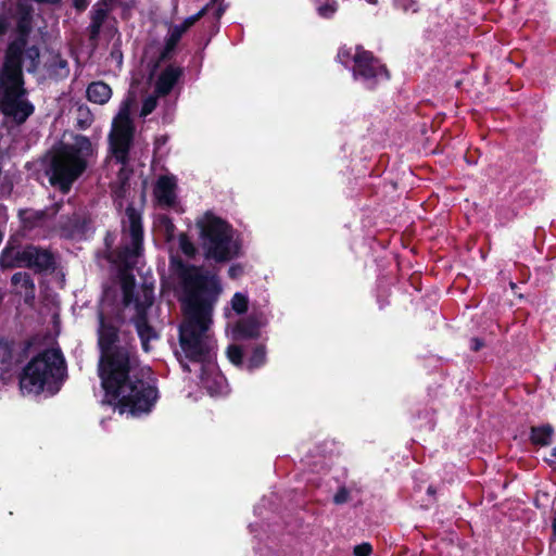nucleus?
<instances>
[{
    "instance_id": "nucleus-16",
    "label": "nucleus",
    "mask_w": 556,
    "mask_h": 556,
    "mask_svg": "<svg viewBox=\"0 0 556 556\" xmlns=\"http://www.w3.org/2000/svg\"><path fill=\"white\" fill-rule=\"evenodd\" d=\"M130 100H126L122 103L117 115L113 119L110 134L127 137L135 136V125L130 117Z\"/></svg>"
},
{
    "instance_id": "nucleus-42",
    "label": "nucleus",
    "mask_w": 556,
    "mask_h": 556,
    "mask_svg": "<svg viewBox=\"0 0 556 556\" xmlns=\"http://www.w3.org/2000/svg\"><path fill=\"white\" fill-rule=\"evenodd\" d=\"M469 343V348L472 352H479L485 346L484 340L478 337L471 338Z\"/></svg>"
},
{
    "instance_id": "nucleus-23",
    "label": "nucleus",
    "mask_w": 556,
    "mask_h": 556,
    "mask_svg": "<svg viewBox=\"0 0 556 556\" xmlns=\"http://www.w3.org/2000/svg\"><path fill=\"white\" fill-rule=\"evenodd\" d=\"M554 435V428L549 424L542 426H532L530 428L529 440L532 445L547 446L552 443Z\"/></svg>"
},
{
    "instance_id": "nucleus-8",
    "label": "nucleus",
    "mask_w": 556,
    "mask_h": 556,
    "mask_svg": "<svg viewBox=\"0 0 556 556\" xmlns=\"http://www.w3.org/2000/svg\"><path fill=\"white\" fill-rule=\"evenodd\" d=\"M64 204L62 201L55 202L43 210L22 208L18 211L17 216L21 222L23 230L27 232L37 231L45 238L53 237L54 219L62 211Z\"/></svg>"
},
{
    "instance_id": "nucleus-47",
    "label": "nucleus",
    "mask_w": 556,
    "mask_h": 556,
    "mask_svg": "<svg viewBox=\"0 0 556 556\" xmlns=\"http://www.w3.org/2000/svg\"><path fill=\"white\" fill-rule=\"evenodd\" d=\"M551 457L552 458H545V462L554 469L556 470V446L552 448L551 451Z\"/></svg>"
},
{
    "instance_id": "nucleus-14",
    "label": "nucleus",
    "mask_w": 556,
    "mask_h": 556,
    "mask_svg": "<svg viewBox=\"0 0 556 556\" xmlns=\"http://www.w3.org/2000/svg\"><path fill=\"white\" fill-rule=\"evenodd\" d=\"M34 0H17L15 5L16 31L18 38L14 41H23V47L27 43V37L33 29Z\"/></svg>"
},
{
    "instance_id": "nucleus-28",
    "label": "nucleus",
    "mask_w": 556,
    "mask_h": 556,
    "mask_svg": "<svg viewBox=\"0 0 556 556\" xmlns=\"http://www.w3.org/2000/svg\"><path fill=\"white\" fill-rule=\"evenodd\" d=\"M266 363V346L264 344H257L252 350V353L247 362V369L253 371L261 368Z\"/></svg>"
},
{
    "instance_id": "nucleus-31",
    "label": "nucleus",
    "mask_w": 556,
    "mask_h": 556,
    "mask_svg": "<svg viewBox=\"0 0 556 556\" xmlns=\"http://www.w3.org/2000/svg\"><path fill=\"white\" fill-rule=\"evenodd\" d=\"M14 342L0 339V364L10 365L13 359Z\"/></svg>"
},
{
    "instance_id": "nucleus-34",
    "label": "nucleus",
    "mask_w": 556,
    "mask_h": 556,
    "mask_svg": "<svg viewBox=\"0 0 556 556\" xmlns=\"http://www.w3.org/2000/svg\"><path fill=\"white\" fill-rule=\"evenodd\" d=\"M179 248L181 252L189 258H193L197 254V248L186 233L179 236Z\"/></svg>"
},
{
    "instance_id": "nucleus-24",
    "label": "nucleus",
    "mask_w": 556,
    "mask_h": 556,
    "mask_svg": "<svg viewBox=\"0 0 556 556\" xmlns=\"http://www.w3.org/2000/svg\"><path fill=\"white\" fill-rule=\"evenodd\" d=\"M261 324L254 316H249L237 323L236 333L241 339H256L260 337Z\"/></svg>"
},
{
    "instance_id": "nucleus-3",
    "label": "nucleus",
    "mask_w": 556,
    "mask_h": 556,
    "mask_svg": "<svg viewBox=\"0 0 556 556\" xmlns=\"http://www.w3.org/2000/svg\"><path fill=\"white\" fill-rule=\"evenodd\" d=\"M96 148L87 136L76 135L72 143L60 142L43 160L45 174L52 187L68 193L87 170Z\"/></svg>"
},
{
    "instance_id": "nucleus-21",
    "label": "nucleus",
    "mask_w": 556,
    "mask_h": 556,
    "mask_svg": "<svg viewBox=\"0 0 556 556\" xmlns=\"http://www.w3.org/2000/svg\"><path fill=\"white\" fill-rule=\"evenodd\" d=\"M28 243L20 250H13L10 254H0V268L2 270L13 268H27Z\"/></svg>"
},
{
    "instance_id": "nucleus-49",
    "label": "nucleus",
    "mask_w": 556,
    "mask_h": 556,
    "mask_svg": "<svg viewBox=\"0 0 556 556\" xmlns=\"http://www.w3.org/2000/svg\"><path fill=\"white\" fill-rule=\"evenodd\" d=\"M224 12H225V8H223L222 5L216 8V10L214 12L215 18L219 20L223 16Z\"/></svg>"
},
{
    "instance_id": "nucleus-25",
    "label": "nucleus",
    "mask_w": 556,
    "mask_h": 556,
    "mask_svg": "<svg viewBox=\"0 0 556 556\" xmlns=\"http://www.w3.org/2000/svg\"><path fill=\"white\" fill-rule=\"evenodd\" d=\"M182 37L181 30L170 27L169 34L165 39V45L159 55V62H167L173 58V53Z\"/></svg>"
},
{
    "instance_id": "nucleus-53",
    "label": "nucleus",
    "mask_w": 556,
    "mask_h": 556,
    "mask_svg": "<svg viewBox=\"0 0 556 556\" xmlns=\"http://www.w3.org/2000/svg\"><path fill=\"white\" fill-rule=\"evenodd\" d=\"M366 2H368L369 4H377L378 3V0H365Z\"/></svg>"
},
{
    "instance_id": "nucleus-39",
    "label": "nucleus",
    "mask_w": 556,
    "mask_h": 556,
    "mask_svg": "<svg viewBox=\"0 0 556 556\" xmlns=\"http://www.w3.org/2000/svg\"><path fill=\"white\" fill-rule=\"evenodd\" d=\"M350 498V491L345 486H340L333 496V503L337 505L344 504Z\"/></svg>"
},
{
    "instance_id": "nucleus-26",
    "label": "nucleus",
    "mask_w": 556,
    "mask_h": 556,
    "mask_svg": "<svg viewBox=\"0 0 556 556\" xmlns=\"http://www.w3.org/2000/svg\"><path fill=\"white\" fill-rule=\"evenodd\" d=\"M48 70L52 76L66 78L70 74L68 62L56 53L51 58Z\"/></svg>"
},
{
    "instance_id": "nucleus-36",
    "label": "nucleus",
    "mask_w": 556,
    "mask_h": 556,
    "mask_svg": "<svg viewBox=\"0 0 556 556\" xmlns=\"http://www.w3.org/2000/svg\"><path fill=\"white\" fill-rule=\"evenodd\" d=\"M157 105V99L156 97L149 96L142 101L141 110H140V116L146 117L150 115Z\"/></svg>"
},
{
    "instance_id": "nucleus-43",
    "label": "nucleus",
    "mask_w": 556,
    "mask_h": 556,
    "mask_svg": "<svg viewBox=\"0 0 556 556\" xmlns=\"http://www.w3.org/2000/svg\"><path fill=\"white\" fill-rule=\"evenodd\" d=\"M160 224L165 227L167 232H172L175 228L173 219L167 215H163L160 217Z\"/></svg>"
},
{
    "instance_id": "nucleus-12",
    "label": "nucleus",
    "mask_w": 556,
    "mask_h": 556,
    "mask_svg": "<svg viewBox=\"0 0 556 556\" xmlns=\"http://www.w3.org/2000/svg\"><path fill=\"white\" fill-rule=\"evenodd\" d=\"M0 111L21 125L34 113L35 108L29 101L23 100V97L10 96L0 98Z\"/></svg>"
},
{
    "instance_id": "nucleus-44",
    "label": "nucleus",
    "mask_w": 556,
    "mask_h": 556,
    "mask_svg": "<svg viewBox=\"0 0 556 556\" xmlns=\"http://www.w3.org/2000/svg\"><path fill=\"white\" fill-rule=\"evenodd\" d=\"M90 3V0H73V7L78 12H84Z\"/></svg>"
},
{
    "instance_id": "nucleus-10",
    "label": "nucleus",
    "mask_w": 556,
    "mask_h": 556,
    "mask_svg": "<svg viewBox=\"0 0 556 556\" xmlns=\"http://www.w3.org/2000/svg\"><path fill=\"white\" fill-rule=\"evenodd\" d=\"M56 268L58 257L51 249L28 243L27 269L43 275L54 273Z\"/></svg>"
},
{
    "instance_id": "nucleus-32",
    "label": "nucleus",
    "mask_w": 556,
    "mask_h": 556,
    "mask_svg": "<svg viewBox=\"0 0 556 556\" xmlns=\"http://www.w3.org/2000/svg\"><path fill=\"white\" fill-rule=\"evenodd\" d=\"M232 309L241 315L248 312L249 308V299L243 293L237 292L233 294L231 299Z\"/></svg>"
},
{
    "instance_id": "nucleus-7",
    "label": "nucleus",
    "mask_w": 556,
    "mask_h": 556,
    "mask_svg": "<svg viewBox=\"0 0 556 556\" xmlns=\"http://www.w3.org/2000/svg\"><path fill=\"white\" fill-rule=\"evenodd\" d=\"M354 66L352 68L354 79H361L368 89H374L379 77L390 78L384 64L374 55L371 51L357 45L353 55Z\"/></svg>"
},
{
    "instance_id": "nucleus-45",
    "label": "nucleus",
    "mask_w": 556,
    "mask_h": 556,
    "mask_svg": "<svg viewBox=\"0 0 556 556\" xmlns=\"http://www.w3.org/2000/svg\"><path fill=\"white\" fill-rule=\"evenodd\" d=\"M242 274V267L240 265H231L228 269V276L232 279L237 278Z\"/></svg>"
},
{
    "instance_id": "nucleus-46",
    "label": "nucleus",
    "mask_w": 556,
    "mask_h": 556,
    "mask_svg": "<svg viewBox=\"0 0 556 556\" xmlns=\"http://www.w3.org/2000/svg\"><path fill=\"white\" fill-rule=\"evenodd\" d=\"M117 0H98L97 3L103 8L109 9V12L112 11Z\"/></svg>"
},
{
    "instance_id": "nucleus-19",
    "label": "nucleus",
    "mask_w": 556,
    "mask_h": 556,
    "mask_svg": "<svg viewBox=\"0 0 556 556\" xmlns=\"http://www.w3.org/2000/svg\"><path fill=\"white\" fill-rule=\"evenodd\" d=\"M110 150L116 162L126 165L129 161V152L132 146L134 137L109 135Z\"/></svg>"
},
{
    "instance_id": "nucleus-33",
    "label": "nucleus",
    "mask_w": 556,
    "mask_h": 556,
    "mask_svg": "<svg viewBox=\"0 0 556 556\" xmlns=\"http://www.w3.org/2000/svg\"><path fill=\"white\" fill-rule=\"evenodd\" d=\"M227 357L237 367L243 366V350L240 345L230 344L227 348Z\"/></svg>"
},
{
    "instance_id": "nucleus-15",
    "label": "nucleus",
    "mask_w": 556,
    "mask_h": 556,
    "mask_svg": "<svg viewBox=\"0 0 556 556\" xmlns=\"http://www.w3.org/2000/svg\"><path fill=\"white\" fill-rule=\"evenodd\" d=\"M177 181L174 176H161L154 187V195L159 204L172 207L176 203Z\"/></svg>"
},
{
    "instance_id": "nucleus-18",
    "label": "nucleus",
    "mask_w": 556,
    "mask_h": 556,
    "mask_svg": "<svg viewBox=\"0 0 556 556\" xmlns=\"http://www.w3.org/2000/svg\"><path fill=\"white\" fill-rule=\"evenodd\" d=\"M121 281V289L123 293V304L124 306L128 307L129 305L134 304L135 309L137 311V303L138 304H147L150 300L152 301V298H147L146 301H141L138 294H136V279L135 276L130 273L123 271L119 276Z\"/></svg>"
},
{
    "instance_id": "nucleus-37",
    "label": "nucleus",
    "mask_w": 556,
    "mask_h": 556,
    "mask_svg": "<svg viewBox=\"0 0 556 556\" xmlns=\"http://www.w3.org/2000/svg\"><path fill=\"white\" fill-rule=\"evenodd\" d=\"M338 10L336 1L327 2L318 7L317 11L323 18H331Z\"/></svg>"
},
{
    "instance_id": "nucleus-17",
    "label": "nucleus",
    "mask_w": 556,
    "mask_h": 556,
    "mask_svg": "<svg viewBox=\"0 0 556 556\" xmlns=\"http://www.w3.org/2000/svg\"><path fill=\"white\" fill-rule=\"evenodd\" d=\"M184 74V70L179 66L168 65L166 66L157 77L155 83V92L157 96H168L174 89Z\"/></svg>"
},
{
    "instance_id": "nucleus-40",
    "label": "nucleus",
    "mask_w": 556,
    "mask_h": 556,
    "mask_svg": "<svg viewBox=\"0 0 556 556\" xmlns=\"http://www.w3.org/2000/svg\"><path fill=\"white\" fill-rule=\"evenodd\" d=\"M372 547L369 543H362L354 547L355 556H370Z\"/></svg>"
},
{
    "instance_id": "nucleus-13",
    "label": "nucleus",
    "mask_w": 556,
    "mask_h": 556,
    "mask_svg": "<svg viewBox=\"0 0 556 556\" xmlns=\"http://www.w3.org/2000/svg\"><path fill=\"white\" fill-rule=\"evenodd\" d=\"M152 305L150 300L147 304L137 303V312L132 317V324L137 330L138 337L141 341V346L144 352H150V341L159 338L155 329L149 324L148 308Z\"/></svg>"
},
{
    "instance_id": "nucleus-27",
    "label": "nucleus",
    "mask_w": 556,
    "mask_h": 556,
    "mask_svg": "<svg viewBox=\"0 0 556 556\" xmlns=\"http://www.w3.org/2000/svg\"><path fill=\"white\" fill-rule=\"evenodd\" d=\"M11 283L13 286L21 285L22 288L25 290L26 295H30L31 298L35 296V290L36 286L34 282V279L26 271H17L12 275L11 277Z\"/></svg>"
},
{
    "instance_id": "nucleus-4",
    "label": "nucleus",
    "mask_w": 556,
    "mask_h": 556,
    "mask_svg": "<svg viewBox=\"0 0 556 556\" xmlns=\"http://www.w3.org/2000/svg\"><path fill=\"white\" fill-rule=\"evenodd\" d=\"M67 376L64 355L60 349H46L34 356L20 375V388L28 394H56Z\"/></svg>"
},
{
    "instance_id": "nucleus-52",
    "label": "nucleus",
    "mask_w": 556,
    "mask_h": 556,
    "mask_svg": "<svg viewBox=\"0 0 556 556\" xmlns=\"http://www.w3.org/2000/svg\"><path fill=\"white\" fill-rule=\"evenodd\" d=\"M180 364H181V367H182V369H184L185 371H187V372H190V371H191V370H190V367H189V365H188V364H185V363H182V362H180Z\"/></svg>"
},
{
    "instance_id": "nucleus-55",
    "label": "nucleus",
    "mask_w": 556,
    "mask_h": 556,
    "mask_svg": "<svg viewBox=\"0 0 556 556\" xmlns=\"http://www.w3.org/2000/svg\"><path fill=\"white\" fill-rule=\"evenodd\" d=\"M122 174H123V169L119 170V175H118L121 179H122Z\"/></svg>"
},
{
    "instance_id": "nucleus-50",
    "label": "nucleus",
    "mask_w": 556,
    "mask_h": 556,
    "mask_svg": "<svg viewBox=\"0 0 556 556\" xmlns=\"http://www.w3.org/2000/svg\"><path fill=\"white\" fill-rule=\"evenodd\" d=\"M437 493V489L433 485H429L427 489V494L430 496H434Z\"/></svg>"
},
{
    "instance_id": "nucleus-11",
    "label": "nucleus",
    "mask_w": 556,
    "mask_h": 556,
    "mask_svg": "<svg viewBox=\"0 0 556 556\" xmlns=\"http://www.w3.org/2000/svg\"><path fill=\"white\" fill-rule=\"evenodd\" d=\"M86 225V219L76 211L61 214L58 222L54 220V225H52L53 236L58 235L63 239H74L85 232Z\"/></svg>"
},
{
    "instance_id": "nucleus-2",
    "label": "nucleus",
    "mask_w": 556,
    "mask_h": 556,
    "mask_svg": "<svg viewBox=\"0 0 556 556\" xmlns=\"http://www.w3.org/2000/svg\"><path fill=\"white\" fill-rule=\"evenodd\" d=\"M169 270L182 289V305L188 316L179 327L180 348L190 362L203 364L210 359V346L204 337L222 292L219 280L202 266L186 263L179 256H170Z\"/></svg>"
},
{
    "instance_id": "nucleus-6",
    "label": "nucleus",
    "mask_w": 556,
    "mask_h": 556,
    "mask_svg": "<svg viewBox=\"0 0 556 556\" xmlns=\"http://www.w3.org/2000/svg\"><path fill=\"white\" fill-rule=\"evenodd\" d=\"M23 41L9 43L0 70V98L10 96L24 97Z\"/></svg>"
},
{
    "instance_id": "nucleus-5",
    "label": "nucleus",
    "mask_w": 556,
    "mask_h": 556,
    "mask_svg": "<svg viewBox=\"0 0 556 556\" xmlns=\"http://www.w3.org/2000/svg\"><path fill=\"white\" fill-rule=\"evenodd\" d=\"M198 227L205 260L228 263L238 257L240 247L233 241L232 226L228 222L207 213Z\"/></svg>"
},
{
    "instance_id": "nucleus-38",
    "label": "nucleus",
    "mask_w": 556,
    "mask_h": 556,
    "mask_svg": "<svg viewBox=\"0 0 556 556\" xmlns=\"http://www.w3.org/2000/svg\"><path fill=\"white\" fill-rule=\"evenodd\" d=\"M353 55L354 53L352 52V48H348L344 46L338 50L337 60L343 66L348 67L350 61H353Z\"/></svg>"
},
{
    "instance_id": "nucleus-30",
    "label": "nucleus",
    "mask_w": 556,
    "mask_h": 556,
    "mask_svg": "<svg viewBox=\"0 0 556 556\" xmlns=\"http://www.w3.org/2000/svg\"><path fill=\"white\" fill-rule=\"evenodd\" d=\"M27 60L29 64L27 65V71L29 73L35 72L38 68L39 65V59H40V50L37 46H30L26 48V45L24 46V52H23V60Z\"/></svg>"
},
{
    "instance_id": "nucleus-48",
    "label": "nucleus",
    "mask_w": 556,
    "mask_h": 556,
    "mask_svg": "<svg viewBox=\"0 0 556 556\" xmlns=\"http://www.w3.org/2000/svg\"><path fill=\"white\" fill-rule=\"evenodd\" d=\"M8 22L5 18L0 17V36L4 35L8 31Z\"/></svg>"
},
{
    "instance_id": "nucleus-29",
    "label": "nucleus",
    "mask_w": 556,
    "mask_h": 556,
    "mask_svg": "<svg viewBox=\"0 0 556 556\" xmlns=\"http://www.w3.org/2000/svg\"><path fill=\"white\" fill-rule=\"evenodd\" d=\"M217 0H212L205 7H203L198 13L185 18V21L179 25H174L176 29H180L184 35L191 26H193L200 18H202L208 11L211 4L215 3Z\"/></svg>"
},
{
    "instance_id": "nucleus-9",
    "label": "nucleus",
    "mask_w": 556,
    "mask_h": 556,
    "mask_svg": "<svg viewBox=\"0 0 556 556\" xmlns=\"http://www.w3.org/2000/svg\"><path fill=\"white\" fill-rule=\"evenodd\" d=\"M128 232L130 236V244L124 248L123 254L125 258L138 257L143 250V226L141 213L132 205H128L125 210Z\"/></svg>"
},
{
    "instance_id": "nucleus-51",
    "label": "nucleus",
    "mask_w": 556,
    "mask_h": 556,
    "mask_svg": "<svg viewBox=\"0 0 556 556\" xmlns=\"http://www.w3.org/2000/svg\"><path fill=\"white\" fill-rule=\"evenodd\" d=\"M553 535L556 536V517L552 520Z\"/></svg>"
},
{
    "instance_id": "nucleus-35",
    "label": "nucleus",
    "mask_w": 556,
    "mask_h": 556,
    "mask_svg": "<svg viewBox=\"0 0 556 556\" xmlns=\"http://www.w3.org/2000/svg\"><path fill=\"white\" fill-rule=\"evenodd\" d=\"M24 245L20 235H11L0 254H10L11 251L20 250Z\"/></svg>"
},
{
    "instance_id": "nucleus-1",
    "label": "nucleus",
    "mask_w": 556,
    "mask_h": 556,
    "mask_svg": "<svg viewBox=\"0 0 556 556\" xmlns=\"http://www.w3.org/2000/svg\"><path fill=\"white\" fill-rule=\"evenodd\" d=\"M98 372L104 402L119 414L139 417L151 413L160 394L150 367L142 366L137 348L121 341L119 327L98 312Z\"/></svg>"
},
{
    "instance_id": "nucleus-20",
    "label": "nucleus",
    "mask_w": 556,
    "mask_h": 556,
    "mask_svg": "<svg viewBox=\"0 0 556 556\" xmlns=\"http://www.w3.org/2000/svg\"><path fill=\"white\" fill-rule=\"evenodd\" d=\"M109 14V9L99 5L97 2L93 4L90 11V24L87 27L90 41H97L99 39L102 26Z\"/></svg>"
},
{
    "instance_id": "nucleus-41",
    "label": "nucleus",
    "mask_w": 556,
    "mask_h": 556,
    "mask_svg": "<svg viewBox=\"0 0 556 556\" xmlns=\"http://www.w3.org/2000/svg\"><path fill=\"white\" fill-rule=\"evenodd\" d=\"M201 379H202V383H203L204 388H206L212 395L219 393V391H220L219 381L214 380V387H213L210 384V380L207 378L202 377Z\"/></svg>"
},
{
    "instance_id": "nucleus-54",
    "label": "nucleus",
    "mask_w": 556,
    "mask_h": 556,
    "mask_svg": "<svg viewBox=\"0 0 556 556\" xmlns=\"http://www.w3.org/2000/svg\"><path fill=\"white\" fill-rule=\"evenodd\" d=\"M388 304H389V303H387V302H386V303H380V304H379V307H380V308H383V307H384L386 305H388Z\"/></svg>"
},
{
    "instance_id": "nucleus-22",
    "label": "nucleus",
    "mask_w": 556,
    "mask_h": 556,
    "mask_svg": "<svg viewBox=\"0 0 556 556\" xmlns=\"http://www.w3.org/2000/svg\"><path fill=\"white\" fill-rule=\"evenodd\" d=\"M86 96L92 103L104 104L111 99L112 89L102 80L92 81L87 87Z\"/></svg>"
}]
</instances>
